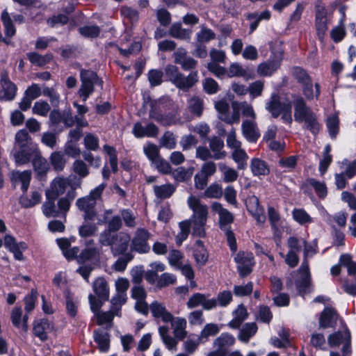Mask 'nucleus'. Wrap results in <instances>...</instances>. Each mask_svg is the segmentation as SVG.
Instances as JSON below:
<instances>
[{
    "mask_svg": "<svg viewBox=\"0 0 356 356\" xmlns=\"http://www.w3.org/2000/svg\"><path fill=\"white\" fill-rule=\"evenodd\" d=\"M81 186V182L77 181L72 185V190L67 191L65 197H60L55 204L56 199L47 198L42 206L43 214L47 218L65 217L70 210L71 203L76 197V189Z\"/></svg>",
    "mask_w": 356,
    "mask_h": 356,
    "instance_id": "1",
    "label": "nucleus"
},
{
    "mask_svg": "<svg viewBox=\"0 0 356 356\" xmlns=\"http://www.w3.org/2000/svg\"><path fill=\"white\" fill-rule=\"evenodd\" d=\"M35 156L32 159V165L37 179L42 180L49 170V163L45 158L42 156L39 149H35Z\"/></svg>",
    "mask_w": 356,
    "mask_h": 356,
    "instance_id": "17",
    "label": "nucleus"
},
{
    "mask_svg": "<svg viewBox=\"0 0 356 356\" xmlns=\"http://www.w3.org/2000/svg\"><path fill=\"white\" fill-rule=\"evenodd\" d=\"M35 149H38V148H20L13 154L15 162L19 165L28 163L31 159L34 158Z\"/></svg>",
    "mask_w": 356,
    "mask_h": 356,
    "instance_id": "33",
    "label": "nucleus"
},
{
    "mask_svg": "<svg viewBox=\"0 0 356 356\" xmlns=\"http://www.w3.org/2000/svg\"><path fill=\"white\" fill-rule=\"evenodd\" d=\"M130 240V236L125 232L114 234V239L111 245L113 255L116 257L127 253Z\"/></svg>",
    "mask_w": 356,
    "mask_h": 356,
    "instance_id": "14",
    "label": "nucleus"
},
{
    "mask_svg": "<svg viewBox=\"0 0 356 356\" xmlns=\"http://www.w3.org/2000/svg\"><path fill=\"white\" fill-rule=\"evenodd\" d=\"M127 300V296L115 293L110 300V309L112 310L116 316H120L121 314V308L122 305L126 303Z\"/></svg>",
    "mask_w": 356,
    "mask_h": 356,
    "instance_id": "48",
    "label": "nucleus"
},
{
    "mask_svg": "<svg viewBox=\"0 0 356 356\" xmlns=\"http://www.w3.org/2000/svg\"><path fill=\"white\" fill-rule=\"evenodd\" d=\"M99 255V250L95 247L86 248L81 251L77 260L79 263H84L87 261L95 259Z\"/></svg>",
    "mask_w": 356,
    "mask_h": 356,
    "instance_id": "53",
    "label": "nucleus"
},
{
    "mask_svg": "<svg viewBox=\"0 0 356 356\" xmlns=\"http://www.w3.org/2000/svg\"><path fill=\"white\" fill-rule=\"evenodd\" d=\"M42 95L49 98L51 104L54 107H56L59 105L60 96L54 87H43Z\"/></svg>",
    "mask_w": 356,
    "mask_h": 356,
    "instance_id": "58",
    "label": "nucleus"
},
{
    "mask_svg": "<svg viewBox=\"0 0 356 356\" xmlns=\"http://www.w3.org/2000/svg\"><path fill=\"white\" fill-rule=\"evenodd\" d=\"M179 225L180 232L176 236V243L178 245H180L187 238L191 226L189 221H182L179 222Z\"/></svg>",
    "mask_w": 356,
    "mask_h": 356,
    "instance_id": "62",
    "label": "nucleus"
},
{
    "mask_svg": "<svg viewBox=\"0 0 356 356\" xmlns=\"http://www.w3.org/2000/svg\"><path fill=\"white\" fill-rule=\"evenodd\" d=\"M168 332L169 327L168 326L163 325L159 327V335L167 348L170 350L176 349L177 342L175 338L168 334Z\"/></svg>",
    "mask_w": 356,
    "mask_h": 356,
    "instance_id": "47",
    "label": "nucleus"
},
{
    "mask_svg": "<svg viewBox=\"0 0 356 356\" xmlns=\"http://www.w3.org/2000/svg\"><path fill=\"white\" fill-rule=\"evenodd\" d=\"M169 33L170 36L179 40H189L191 34L190 30L183 29L179 23L173 24L169 30Z\"/></svg>",
    "mask_w": 356,
    "mask_h": 356,
    "instance_id": "46",
    "label": "nucleus"
},
{
    "mask_svg": "<svg viewBox=\"0 0 356 356\" xmlns=\"http://www.w3.org/2000/svg\"><path fill=\"white\" fill-rule=\"evenodd\" d=\"M29 61L35 65L43 66L52 59L51 54L40 55L36 52H30L26 54Z\"/></svg>",
    "mask_w": 356,
    "mask_h": 356,
    "instance_id": "52",
    "label": "nucleus"
},
{
    "mask_svg": "<svg viewBox=\"0 0 356 356\" xmlns=\"http://www.w3.org/2000/svg\"><path fill=\"white\" fill-rule=\"evenodd\" d=\"M187 204L190 209L193 211V215L189 221L193 229V234L199 237L205 235L204 226L208 217V208L206 204L201 202L200 200L193 195L188 197Z\"/></svg>",
    "mask_w": 356,
    "mask_h": 356,
    "instance_id": "2",
    "label": "nucleus"
},
{
    "mask_svg": "<svg viewBox=\"0 0 356 356\" xmlns=\"http://www.w3.org/2000/svg\"><path fill=\"white\" fill-rule=\"evenodd\" d=\"M264 88V82L261 80L256 81L250 84L248 88L250 97L252 99L260 97Z\"/></svg>",
    "mask_w": 356,
    "mask_h": 356,
    "instance_id": "64",
    "label": "nucleus"
},
{
    "mask_svg": "<svg viewBox=\"0 0 356 356\" xmlns=\"http://www.w3.org/2000/svg\"><path fill=\"white\" fill-rule=\"evenodd\" d=\"M236 106H238L239 109L241 111L242 115L244 117L250 118V120H256L257 115L252 105L248 104L246 102H243L241 103H232L233 109L235 110L236 108Z\"/></svg>",
    "mask_w": 356,
    "mask_h": 356,
    "instance_id": "55",
    "label": "nucleus"
},
{
    "mask_svg": "<svg viewBox=\"0 0 356 356\" xmlns=\"http://www.w3.org/2000/svg\"><path fill=\"white\" fill-rule=\"evenodd\" d=\"M53 328L52 325L47 318H42L34 321L33 331L35 337L41 341L47 339V332Z\"/></svg>",
    "mask_w": 356,
    "mask_h": 356,
    "instance_id": "25",
    "label": "nucleus"
},
{
    "mask_svg": "<svg viewBox=\"0 0 356 356\" xmlns=\"http://www.w3.org/2000/svg\"><path fill=\"white\" fill-rule=\"evenodd\" d=\"M268 215L272 229L273 231L274 237L276 239L280 240L281 238V232L277 226V223L280 220V215L273 207H268Z\"/></svg>",
    "mask_w": 356,
    "mask_h": 356,
    "instance_id": "42",
    "label": "nucleus"
},
{
    "mask_svg": "<svg viewBox=\"0 0 356 356\" xmlns=\"http://www.w3.org/2000/svg\"><path fill=\"white\" fill-rule=\"evenodd\" d=\"M211 209L219 216V225L221 230L225 233L227 241L232 252L237 250L236 240L234 234L231 230V224L234 221V216L227 209H224L220 203L213 202L211 204Z\"/></svg>",
    "mask_w": 356,
    "mask_h": 356,
    "instance_id": "4",
    "label": "nucleus"
},
{
    "mask_svg": "<svg viewBox=\"0 0 356 356\" xmlns=\"http://www.w3.org/2000/svg\"><path fill=\"white\" fill-rule=\"evenodd\" d=\"M80 79L81 83L77 93L83 102H86L94 92L95 86H102L103 81L99 78L96 72L83 69L80 71Z\"/></svg>",
    "mask_w": 356,
    "mask_h": 356,
    "instance_id": "7",
    "label": "nucleus"
},
{
    "mask_svg": "<svg viewBox=\"0 0 356 356\" xmlns=\"http://www.w3.org/2000/svg\"><path fill=\"white\" fill-rule=\"evenodd\" d=\"M234 337L228 332L220 334L213 342V350L207 356H227L230 348L235 343Z\"/></svg>",
    "mask_w": 356,
    "mask_h": 356,
    "instance_id": "8",
    "label": "nucleus"
},
{
    "mask_svg": "<svg viewBox=\"0 0 356 356\" xmlns=\"http://www.w3.org/2000/svg\"><path fill=\"white\" fill-rule=\"evenodd\" d=\"M329 346L332 348L342 345V353L343 356H350L351 354L350 332L346 328L343 331H338L330 334L327 338Z\"/></svg>",
    "mask_w": 356,
    "mask_h": 356,
    "instance_id": "9",
    "label": "nucleus"
},
{
    "mask_svg": "<svg viewBox=\"0 0 356 356\" xmlns=\"http://www.w3.org/2000/svg\"><path fill=\"white\" fill-rule=\"evenodd\" d=\"M143 152L152 163L161 157L158 146L153 143L145 145L143 147Z\"/></svg>",
    "mask_w": 356,
    "mask_h": 356,
    "instance_id": "61",
    "label": "nucleus"
},
{
    "mask_svg": "<svg viewBox=\"0 0 356 356\" xmlns=\"http://www.w3.org/2000/svg\"><path fill=\"white\" fill-rule=\"evenodd\" d=\"M149 309L155 318H161L163 323H169L173 320V315L168 312L165 306L158 301H154L149 305Z\"/></svg>",
    "mask_w": 356,
    "mask_h": 356,
    "instance_id": "21",
    "label": "nucleus"
},
{
    "mask_svg": "<svg viewBox=\"0 0 356 356\" xmlns=\"http://www.w3.org/2000/svg\"><path fill=\"white\" fill-rule=\"evenodd\" d=\"M242 135L249 143H256L261 134L256 122L254 120H245L241 124Z\"/></svg>",
    "mask_w": 356,
    "mask_h": 356,
    "instance_id": "16",
    "label": "nucleus"
},
{
    "mask_svg": "<svg viewBox=\"0 0 356 356\" xmlns=\"http://www.w3.org/2000/svg\"><path fill=\"white\" fill-rule=\"evenodd\" d=\"M193 168L186 169L183 167H179L171 172V175L174 179L179 182H183L190 179L193 175Z\"/></svg>",
    "mask_w": 356,
    "mask_h": 356,
    "instance_id": "51",
    "label": "nucleus"
},
{
    "mask_svg": "<svg viewBox=\"0 0 356 356\" xmlns=\"http://www.w3.org/2000/svg\"><path fill=\"white\" fill-rule=\"evenodd\" d=\"M224 141L218 136H214L209 140V149L212 152V159L214 160L224 159L227 152L223 150Z\"/></svg>",
    "mask_w": 356,
    "mask_h": 356,
    "instance_id": "24",
    "label": "nucleus"
},
{
    "mask_svg": "<svg viewBox=\"0 0 356 356\" xmlns=\"http://www.w3.org/2000/svg\"><path fill=\"white\" fill-rule=\"evenodd\" d=\"M215 301L207 299L206 295L196 293L188 299L186 305L188 309L202 306L204 310H211L215 308Z\"/></svg>",
    "mask_w": 356,
    "mask_h": 356,
    "instance_id": "18",
    "label": "nucleus"
},
{
    "mask_svg": "<svg viewBox=\"0 0 356 356\" xmlns=\"http://www.w3.org/2000/svg\"><path fill=\"white\" fill-rule=\"evenodd\" d=\"M226 74L229 77L242 76L245 80L254 79V76L248 74L238 63H234L231 64L229 69L227 70Z\"/></svg>",
    "mask_w": 356,
    "mask_h": 356,
    "instance_id": "41",
    "label": "nucleus"
},
{
    "mask_svg": "<svg viewBox=\"0 0 356 356\" xmlns=\"http://www.w3.org/2000/svg\"><path fill=\"white\" fill-rule=\"evenodd\" d=\"M266 109L274 118H278L280 115L283 122L291 124L293 122L291 114V104L290 102H282L280 95L273 92L270 99L266 104Z\"/></svg>",
    "mask_w": 356,
    "mask_h": 356,
    "instance_id": "5",
    "label": "nucleus"
},
{
    "mask_svg": "<svg viewBox=\"0 0 356 356\" xmlns=\"http://www.w3.org/2000/svg\"><path fill=\"white\" fill-rule=\"evenodd\" d=\"M133 134L138 138L143 137H156L159 134V128L154 124L150 122L145 127H143L141 123L136 122L132 129Z\"/></svg>",
    "mask_w": 356,
    "mask_h": 356,
    "instance_id": "20",
    "label": "nucleus"
},
{
    "mask_svg": "<svg viewBox=\"0 0 356 356\" xmlns=\"http://www.w3.org/2000/svg\"><path fill=\"white\" fill-rule=\"evenodd\" d=\"M246 207L248 211L252 214L258 223H264L266 219L264 209L260 206L259 200L257 196L252 195L248 197L246 200Z\"/></svg>",
    "mask_w": 356,
    "mask_h": 356,
    "instance_id": "15",
    "label": "nucleus"
},
{
    "mask_svg": "<svg viewBox=\"0 0 356 356\" xmlns=\"http://www.w3.org/2000/svg\"><path fill=\"white\" fill-rule=\"evenodd\" d=\"M231 158L236 163L238 170H244L247 167L248 156L242 147L232 150Z\"/></svg>",
    "mask_w": 356,
    "mask_h": 356,
    "instance_id": "38",
    "label": "nucleus"
},
{
    "mask_svg": "<svg viewBox=\"0 0 356 356\" xmlns=\"http://www.w3.org/2000/svg\"><path fill=\"white\" fill-rule=\"evenodd\" d=\"M193 256L195 261L200 266H204L208 260V253L204 248L202 241H196V248L193 252Z\"/></svg>",
    "mask_w": 356,
    "mask_h": 356,
    "instance_id": "44",
    "label": "nucleus"
},
{
    "mask_svg": "<svg viewBox=\"0 0 356 356\" xmlns=\"http://www.w3.org/2000/svg\"><path fill=\"white\" fill-rule=\"evenodd\" d=\"M302 122L304 123V129L309 130L314 135L318 134L320 130V124L314 113L302 119Z\"/></svg>",
    "mask_w": 356,
    "mask_h": 356,
    "instance_id": "50",
    "label": "nucleus"
},
{
    "mask_svg": "<svg viewBox=\"0 0 356 356\" xmlns=\"http://www.w3.org/2000/svg\"><path fill=\"white\" fill-rule=\"evenodd\" d=\"M134 258V256L130 252L122 254L113 264V268L117 272H124L127 268V264Z\"/></svg>",
    "mask_w": 356,
    "mask_h": 356,
    "instance_id": "54",
    "label": "nucleus"
},
{
    "mask_svg": "<svg viewBox=\"0 0 356 356\" xmlns=\"http://www.w3.org/2000/svg\"><path fill=\"white\" fill-rule=\"evenodd\" d=\"M31 176L32 172L31 170L16 171L13 173V179L15 181H19L22 184L21 188L24 193H26L29 187Z\"/></svg>",
    "mask_w": 356,
    "mask_h": 356,
    "instance_id": "39",
    "label": "nucleus"
},
{
    "mask_svg": "<svg viewBox=\"0 0 356 356\" xmlns=\"http://www.w3.org/2000/svg\"><path fill=\"white\" fill-rule=\"evenodd\" d=\"M314 87L315 92H314V86L312 80L302 85V94L305 95L307 100H312L314 97L316 99L318 98L321 92L319 83H316L314 84Z\"/></svg>",
    "mask_w": 356,
    "mask_h": 356,
    "instance_id": "45",
    "label": "nucleus"
},
{
    "mask_svg": "<svg viewBox=\"0 0 356 356\" xmlns=\"http://www.w3.org/2000/svg\"><path fill=\"white\" fill-rule=\"evenodd\" d=\"M169 323H171L175 337L179 340H183L187 335L186 318L173 316V320Z\"/></svg>",
    "mask_w": 356,
    "mask_h": 356,
    "instance_id": "28",
    "label": "nucleus"
},
{
    "mask_svg": "<svg viewBox=\"0 0 356 356\" xmlns=\"http://www.w3.org/2000/svg\"><path fill=\"white\" fill-rule=\"evenodd\" d=\"M49 161L54 170L58 172L63 171L66 164V159L63 152L56 151L51 154Z\"/></svg>",
    "mask_w": 356,
    "mask_h": 356,
    "instance_id": "43",
    "label": "nucleus"
},
{
    "mask_svg": "<svg viewBox=\"0 0 356 356\" xmlns=\"http://www.w3.org/2000/svg\"><path fill=\"white\" fill-rule=\"evenodd\" d=\"M74 184V182H71L70 177H55L51 183L50 188L45 193L46 198L57 199L66 191L69 186H70V190H72V185Z\"/></svg>",
    "mask_w": 356,
    "mask_h": 356,
    "instance_id": "12",
    "label": "nucleus"
},
{
    "mask_svg": "<svg viewBox=\"0 0 356 356\" xmlns=\"http://www.w3.org/2000/svg\"><path fill=\"white\" fill-rule=\"evenodd\" d=\"M293 219L301 225H308L313 222L312 218L303 209H294L292 211Z\"/></svg>",
    "mask_w": 356,
    "mask_h": 356,
    "instance_id": "49",
    "label": "nucleus"
},
{
    "mask_svg": "<svg viewBox=\"0 0 356 356\" xmlns=\"http://www.w3.org/2000/svg\"><path fill=\"white\" fill-rule=\"evenodd\" d=\"M234 261L237 264V270L241 277L251 273L255 264L253 254L250 252H239L235 256Z\"/></svg>",
    "mask_w": 356,
    "mask_h": 356,
    "instance_id": "11",
    "label": "nucleus"
},
{
    "mask_svg": "<svg viewBox=\"0 0 356 356\" xmlns=\"http://www.w3.org/2000/svg\"><path fill=\"white\" fill-rule=\"evenodd\" d=\"M250 170L254 176H266L269 174L270 168L265 161L253 158L250 161Z\"/></svg>",
    "mask_w": 356,
    "mask_h": 356,
    "instance_id": "30",
    "label": "nucleus"
},
{
    "mask_svg": "<svg viewBox=\"0 0 356 356\" xmlns=\"http://www.w3.org/2000/svg\"><path fill=\"white\" fill-rule=\"evenodd\" d=\"M22 316V310L20 307H15L11 312V321L14 326L16 327H22L24 332L28 330V315L26 314L23 317L22 322L21 321Z\"/></svg>",
    "mask_w": 356,
    "mask_h": 356,
    "instance_id": "37",
    "label": "nucleus"
},
{
    "mask_svg": "<svg viewBox=\"0 0 356 356\" xmlns=\"http://www.w3.org/2000/svg\"><path fill=\"white\" fill-rule=\"evenodd\" d=\"M1 86L2 90L0 92V99L4 101L13 100L17 92L16 86L7 77H2Z\"/></svg>",
    "mask_w": 356,
    "mask_h": 356,
    "instance_id": "27",
    "label": "nucleus"
},
{
    "mask_svg": "<svg viewBox=\"0 0 356 356\" xmlns=\"http://www.w3.org/2000/svg\"><path fill=\"white\" fill-rule=\"evenodd\" d=\"M258 330L255 323H248L243 325L238 335V339L244 343H248L257 333Z\"/></svg>",
    "mask_w": 356,
    "mask_h": 356,
    "instance_id": "36",
    "label": "nucleus"
},
{
    "mask_svg": "<svg viewBox=\"0 0 356 356\" xmlns=\"http://www.w3.org/2000/svg\"><path fill=\"white\" fill-rule=\"evenodd\" d=\"M151 234L144 228H138L131 241V250L140 254L147 253L150 247L148 244V239Z\"/></svg>",
    "mask_w": 356,
    "mask_h": 356,
    "instance_id": "10",
    "label": "nucleus"
},
{
    "mask_svg": "<svg viewBox=\"0 0 356 356\" xmlns=\"http://www.w3.org/2000/svg\"><path fill=\"white\" fill-rule=\"evenodd\" d=\"M338 314L333 308L326 307L321 312L319 318V325L323 328L334 327L337 323Z\"/></svg>",
    "mask_w": 356,
    "mask_h": 356,
    "instance_id": "23",
    "label": "nucleus"
},
{
    "mask_svg": "<svg viewBox=\"0 0 356 356\" xmlns=\"http://www.w3.org/2000/svg\"><path fill=\"white\" fill-rule=\"evenodd\" d=\"M299 272L301 274L300 280L296 282V286L300 293L305 294L309 291L311 285V276L308 262L304 260Z\"/></svg>",
    "mask_w": 356,
    "mask_h": 356,
    "instance_id": "19",
    "label": "nucleus"
},
{
    "mask_svg": "<svg viewBox=\"0 0 356 356\" xmlns=\"http://www.w3.org/2000/svg\"><path fill=\"white\" fill-rule=\"evenodd\" d=\"M149 118L163 126H170L175 124V115L170 113L168 115L162 114L156 110L149 111Z\"/></svg>",
    "mask_w": 356,
    "mask_h": 356,
    "instance_id": "35",
    "label": "nucleus"
},
{
    "mask_svg": "<svg viewBox=\"0 0 356 356\" xmlns=\"http://www.w3.org/2000/svg\"><path fill=\"white\" fill-rule=\"evenodd\" d=\"M1 20L4 26L5 34L8 37H13L16 33V29L13 25L9 13L6 10H3L2 12Z\"/></svg>",
    "mask_w": 356,
    "mask_h": 356,
    "instance_id": "56",
    "label": "nucleus"
},
{
    "mask_svg": "<svg viewBox=\"0 0 356 356\" xmlns=\"http://www.w3.org/2000/svg\"><path fill=\"white\" fill-rule=\"evenodd\" d=\"M215 301V308L218 306L225 307L232 301V293L229 291H223L217 295L216 298H211Z\"/></svg>",
    "mask_w": 356,
    "mask_h": 356,
    "instance_id": "57",
    "label": "nucleus"
},
{
    "mask_svg": "<svg viewBox=\"0 0 356 356\" xmlns=\"http://www.w3.org/2000/svg\"><path fill=\"white\" fill-rule=\"evenodd\" d=\"M72 172L79 177V179L74 181V183L77 181H81V179L87 177L90 173V168L89 165L82 159H76L72 165Z\"/></svg>",
    "mask_w": 356,
    "mask_h": 356,
    "instance_id": "31",
    "label": "nucleus"
},
{
    "mask_svg": "<svg viewBox=\"0 0 356 356\" xmlns=\"http://www.w3.org/2000/svg\"><path fill=\"white\" fill-rule=\"evenodd\" d=\"M176 144L175 137L170 131H165L159 140L160 146L168 149L175 148Z\"/></svg>",
    "mask_w": 356,
    "mask_h": 356,
    "instance_id": "60",
    "label": "nucleus"
},
{
    "mask_svg": "<svg viewBox=\"0 0 356 356\" xmlns=\"http://www.w3.org/2000/svg\"><path fill=\"white\" fill-rule=\"evenodd\" d=\"M155 196L161 200L170 198L176 191V187L171 184L155 185L153 187Z\"/></svg>",
    "mask_w": 356,
    "mask_h": 356,
    "instance_id": "34",
    "label": "nucleus"
},
{
    "mask_svg": "<svg viewBox=\"0 0 356 356\" xmlns=\"http://www.w3.org/2000/svg\"><path fill=\"white\" fill-rule=\"evenodd\" d=\"M93 338L97 343L99 350L106 353L109 349V334L103 330H97L93 332Z\"/></svg>",
    "mask_w": 356,
    "mask_h": 356,
    "instance_id": "32",
    "label": "nucleus"
},
{
    "mask_svg": "<svg viewBox=\"0 0 356 356\" xmlns=\"http://www.w3.org/2000/svg\"><path fill=\"white\" fill-rule=\"evenodd\" d=\"M165 75L171 83L182 90H188L197 81V72H192L185 76L177 66L172 65L165 67Z\"/></svg>",
    "mask_w": 356,
    "mask_h": 356,
    "instance_id": "6",
    "label": "nucleus"
},
{
    "mask_svg": "<svg viewBox=\"0 0 356 356\" xmlns=\"http://www.w3.org/2000/svg\"><path fill=\"white\" fill-rule=\"evenodd\" d=\"M218 168L222 175V179L225 183H232L237 180L238 173L236 170L227 166L224 163H220Z\"/></svg>",
    "mask_w": 356,
    "mask_h": 356,
    "instance_id": "40",
    "label": "nucleus"
},
{
    "mask_svg": "<svg viewBox=\"0 0 356 356\" xmlns=\"http://www.w3.org/2000/svg\"><path fill=\"white\" fill-rule=\"evenodd\" d=\"M106 187V184L102 183L92 189L88 195L80 197L76 201L77 208L84 212L86 220H94L97 212L95 206L97 201L102 198V193Z\"/></svg>",
    "mask_w": 356,
    "mask_h": 356,
    "instance_id": "3",
    "label": "nucleus"
},
{
    "mask_svg": "<svg viewBox=\"0 0 356 356\" xmlns=\"http://www.w3.org/2000/svg\"><path fill=\"white\" fill-rule=\"evenodd\" d=\"M92 289L99 299L103 301L108 300L110 289L108 282L104 277L97 278L92 284Z\"/></svg>",
    "mask_w": 356,
    "mask_h": 356,
    "instance_id": "26",
    "label": "nucleus"
},
{
    "mask_svg": "<svg viewBox=\"0 0 356 356\" xmlns=\"http://www.w3.org/2000/svg\"><path fill=\"white\" fill-rule=\"evenodd\" d=\"M42 200L41 192L33 190L30 195L24 194L19 197V204L24 208H31L40 203Z\"/></svg>",
    "mask_w": 356,
    "mask_h": 356,
    "instance_id": "29",
    "label": "nucleus"
},
{
    "mask_svg": "<svg viewBox=\"0 0 356 356\" xmlns=\"http://www.w3.org/2000/svg\"><path fill=\"white\" fill-rule=\"evenodd\" d=\"M291 97L294 109V120L298 123H302V119L312 115L314 112L301 95L294 94L291 95Z\"/></svg>",
    "mask_w": 356,
    "mask_h": 356,
    "instance_id": "13",
    "label": "nucleus"
},
{
    "mask_svg": "<svg viewBox=\"0 0 356 356\" xmlns=\"http://www.w3.org/2000/svg\"><path fill=\"white\" fill-rule=\"evenodd\" d=\"M339 264L347 268L349 275L356 276V262L352 260L350 255L347 254L341 255Z\"/></svg>",
    "mask_w": 356,
    "mask_h": 356,
    "instance_id": "59",
    "label": "nucleus"
},
{
    "mask_svg": "<svg viewBox=\"0 0 356 356\" xmlns=\"http://www.w3.org/2000/svg\"><path fill=\"white\" fill-rule=\"evenodd\" d=\"M281 65V59H269L260 63L257 67V73L261 76H270L277 70Z\"/></svg>",
    "mask_w": 356,
    "mask_h": 356,
    "instance_id": "22",
    "label": "nucleus"
},
{
    "mask_svg": "<svg viewBox=\"0 0 356 356\" xmlns=\"http://www.w3.org/2000/svg\"><path fill=\"white\" fill-rule=\"evenodd\" d=\"M31 141V138L25 129H21L15 134V143L19 148L27 147Z\"/></svg>",
    "mask_w": 356,
    "mask_h": 356,
    "instance_id": "63",
    "label": "nucleus"
}]
</instances>
